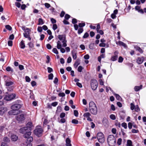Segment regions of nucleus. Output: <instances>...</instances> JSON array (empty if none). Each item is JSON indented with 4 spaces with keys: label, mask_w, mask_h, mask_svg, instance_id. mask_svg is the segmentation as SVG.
I'll use <instances>...</instances> for the list:
<instances>
[{
    "label": "nucleus",
    "mask_w": 146,
    "mask_h": 146,
    "mask_svg": "<svg viewBox=\"0 0 146 146\" xmlns=\"http://www.w3.org/2000/svg\"><path fill=\"white\" fill-rule=\"evenodd\" d=\"M89 108L90 113L92 114L96 115L98 112L97 108L95 104L93 101H91L89 104Z\"/></svg>",
    "instance_id": "obj_1"
},
{
    "label": "nucleus",
    "mask_w": 146,
    "mask_h": 146,
    "mask_svg": "<svg viewBox=\"0 0 146 146\" xmlns=\"http://www.w3.org/2000/svg\"><path fill=\"white\" fill-rule=\"evenodd\" d=\"M22 105L20 104H16L12 105L11 107L12 110L9 111L8 113L10 115H15L17 113H15L16 111L20 109Z\"/></svg>",
    "instance_id": "obj_2"
},
{
    "label": "nucleus",
    "mask_w": 146,
    "mask_h": 146,
    "mask_svg": "<svg viewBox=\"0 0 146 146\" xmlns=\"http://www.w3.org/2000/svg\"><path fill=\"white\" fill-rule=\"evenodd\" d=\"M58 38L59 40L58 41H59L62 44V47H65L67 46L66 35H58Z\"/></svg>",
    "instance_id": "obj_3"
},
{
    "label": "nucleus",
    "mask_w": 146,
    "mask_h": 146,
    "mask_svg": "<svg viewBox=\"0 0 146 146\" xmlns=\"http://www.w3.org/2000/svg\"><path fill=\"white\" fill-rule=\"evenodd\" d=\"M107 142L110 146H115L116 143L115 138L114 135H110L107 139Z\"/></svg>",
    "instance_id": "obj_4"
},
{
    "label": "nucleus",
    "mask_w": 146,
    "mask_h": 146,
    "mask_svg": "<svg viewBox=\"0 0 146 146\" xmlns=\"http://www.w3.org/2000/svg\"><path fill=\"white\" fill-rule=\"evenodd\" d=\"M97 138L98 141L101 143H103L105 141L104 134L102 132H98L97 135Z\"/></svg>",
    "instance_id": "obj_5"
},
{
    "label": "nucleus",
    "mask_w": 146,
    "mask_h": 146,
    "mask_svg": "<svg viewBox=\"0 0 146 146\" xmlns=\"http://www.w3.org/2000/svg\"><path fill=\"white\" fill-rule=\"evenodd\" d=\"M4 80L6 87L13 86L14 84L13 82L11 81V78L9 77L5 76Z\"/></svg>",
    "instance_id": "obj_6"
},
{
    "label": "nucleus",
    "mask_w": 146,
    "mask_h": 146,
    "mask_svg": "<svg viewBox=\"0 0 146 146\" xmlns=\"http://www.w3.org/2000/svg\"><path fill=\"white\" fill-rule=\"evenodd\" d=\"M98 82L95 79H92L91 80L90 85L91 88L93 90H96L98 87Z\"/></svg>",
    "instance_id": "obj_7"
},
{
    "label": "nucleus",
    "mask_w": 146,
    "mask_h": 146,
    "mask_svg": "<svg viewBox=\"0 0 146 146\" xmlns=\"http://www.w3.org/2000/svg\"><path fill=\"white\" fill-rule=\"evenodd\" d=\"M23 33L24 36L26 38H27L29 40H31V38L30 36L31 30L29 28H27L24 30Z\"/></svg>",
    "instance_id": "obj_8"
},
{
    "label": "nucleus",
    "mask_w": 146,
    "mask_h": 146,
    "mask_svg": "<svg viewBox=\"0 0 146 146\" xmlns=\"http://www.w3.org/2000/svg\"><path fill=\"white\" fill-rule=\"evenodd\" d=\"M16 119L19 122H21L25 120V117L23 114H18L16 116Z\"/></svg>",
    "instance_id": "obj_9"
},
{
    "label": "nucleus",
    "mask_w": 146,
    "mask_h": 146,
    "mask_svg": "<svg viewBox=\"0 0 146 146\" xmlns=\"http://www.w3.org/2000/svg\"><path fill=\"white\" fill-rule=\"evenodd\" d=\"M43 130L41 128H36L34 131V133L38 137H40L41 136Z\"/></svg>",
    "instance_id": "obj_10"
},
{
    "label": "nucleus",
    "mask_w": 146,
    "mask_h": 146,
    "mask_svg": "<svg viewBox=\"0 0 146 146\" xmlns=\"http://www.w3.org/2000/svg\"><path fill=\"white\" fill-rule=\"evenodd\" d=\"M16 95L15 94H11L8 95H6L4 98L5 100L6 101H10L13 99L15 97Z\"/></svg>",
    "instance_id": "obj_11"
},
{
    "label": "nucleus",
    "mask_w": 146,
    "mask_h": 146,
    "mask_svg": "<svg viewBox=\"0 0 146 146\" xmlns=\"http://www.w3.org/2000/svg\"><path fill=\"white\" fill-rule=\"evenodd\" d=\"M27 128H25V127L21 128L20 130V132L22 133L25 134L26 133H27V135H31V132L27 130Z\"/></svg>",
    "instance_id": "obj_12"
},
{
    "label": "nucleus",
    "mask_w": 146,
    "mask_h": 146,
    "mask_svg": "<svg viewBox=\"0 0 146 146\" xmlns=\"http://www.w3.org/2000/svg\"><path fill=\"white\" fill-rule=\"evenodd\" d=\"M62 44H61V42L59 41H57L56 47L58 49H60V52L63 53L65 52V50L64 48H62Z\"/></svg>",
    "instance_id": "obj_13"
},
{
    "label": "nucleus",
    "mask_w": 146,
    "mask_h": 146,
    "mask_svg": "<svg viewBox=\"0 0 146 146\" xmlns=\"http://www.w3.org/2000/svg\"><path fill=\"white\" fill-rule=\"evenodd\" d=\"M118 52L116 51L114 52V55L111 58V60L112 61H115L117 60L118 57Z\"/></svg>",
    "instance_id": "obj_14"
},
{
    "label": "nucleus",
    "mask_w": 146,
    "mask_h": 146,
    "mask_svg": "<svg viewBox=\"0 0 146 146\" xmlns=\"http://www.w3.org/2000/svg\"><path fill=\"white\" fill-rule=\"evenodd\" d=\"M7 110V108L5 107H3L0 108V115H2L5 113Z\"/></svg>",
    "instance_id": "obj_15"
},
{
    "label": "nucleus",
    "mask_w": 146,
    "mask_h": 146,
    "mask_svg": "<svg viewBox=\"0 0 146 146\" xmlns=\"http://www.w3.org/2000/svg\"><path fill=\"white\" fill-rule=\"evenodd\" d=\"M145 60V58L143 56L141 57H138L137 59V62L139 64H142Z\"/></svg>",
    "instance_id": "obj_16"
},
{
    "label": "nucleus",
    "mask_w": 146,
    "mask_h": 146,
    "mask_svg": "<svg viewBox=\"0 0 146 146\" xmlns=\"http://www.w3.org/2000/svg\"><path fill=\"white\" fill-rule=\"evenodd\" d=\"M32 127V123L31 122H29L26 125V126L25 127V128H27V130L30 131H31V127Z\"/></svg>",
    "instance_id": "obj_17"
},
{
    "label": "nucleus",
    "mask_w": 146,
    "mask_h": 146,
    "mask_svg": "<svg viewBox=\"0 0 146 146\" xmlns=\"http://www.w3.org/2000/svg\"><path fill=\"white\" fill-rule=\"evenodd\" d=\"M11 140L13 141H16L18 138V137L16 135L13 134L11 135Z\"/></svg>",
    "instance_id": "obj_18"
},
{
    "label": "nucleus",
    "mask_w": 146,
    "mask_h": 146,
    "mask_svg": "<svg viewBox=\"0 0 146 146\" xmlns=\"http://www.w3.org/2000/svg\"><path fill=\"white\" fill-rule=\"evenodd\" d=\"M66 146H71L70 143L71 141L69 138H68L66 139Z\"/></svg>",
    "instance_id": "obj_19"
},
{
    "label": "nucleus",
    "mask_w": 146,
    "mask_h": 146,
    "mask_svg": "<svg viewBox=\"0 0 146 146\" xmlns=\"http://www.w3.org/2000/svg\"><path fill=\"white\" fill-rule=\"evenodd\" d=\"M116 43L117 44H119V45L125 47H126L127 46L126 45L125 43L121 41H119L118 42H116Z\"/></svg>",
    "instance_id": "obj_20"
},
{
    "label": "nucleus",
    "mask_w": 146,
    "mask_h": 146,
    "mask_svg": "<svg viewBox=\"0 0 146 146\" xmlns=\"http://www.w3.org/2000/svg\"><path fill=\"white\" fill-rule=\"evenodd\" d=\"M142 87L143 86L142 85H140V86H135L134 88V90L136 92H137L141 89Z\"/></svg>",
    "instance_id": "obj_21"
},
{
    "label": "nucleus",
    "mask_w": 146,
    "mask_h": 146,
    "mask_svg": "<svg viewBox=\"0 0 146 146\" xmlns=\"http://www.w3.org/2000/svg\"><path fill=\"white\" fill-rule=\"evenodd\" d=\"M20 47L21 48L24 49L25 46V44L24 42V41L22 40L20 44Z\"/></svg>",
    "instance_id": "obj_22"
},
{
    "label": "nucleus",
    "mask_w": 146,
    "mask_h": 146,
    "mask_svg": "<svg viewBox=\"0 0 146 146\" xmlns=\"http://www.w3.org/2000/svg\"><path fill=\"white\" fill-rule=\"evenodd\" d=\"M80 64V60L79 59H78L75 62L74 65L75 67L77 68Z\"/></svg>",
    "instance_id": "obj_23"
},
{
    "label": "nucleus",
    "mask_w": 146,
    "mask_h": 146,
    "mask_svg": "<svg viewBox=\"0 0 146 146\" xmlns=\"http://www.w3.org/2000/svg\"><path fill=\"white\" fill-rule=\"evenodd\" d=\"M27 138V139L26 142L27 143H30L33 141V138L31 136H30Z\"/></svg>",
    "instance_id": "obj_24"
},
{
    "label": "nucleus",
    "mask_w": 146,
    "mask_h": 146,
    "mask_svg": "<svg viewBox=\"0 0 146 146\" xmlns=\"http://www.w3.org/2000/svg\"><path fill=\"white\" fill-rule=\"evenodd\" d=\"M72 53L73 59L74 60L76 59L77 58L76 53L75 51H72Z\"/></svg>",
    "instance_id": "obj_25"
},
{
    "label": "nucleus",
    "mask_w": 146,
    "mask_h": 146,
    "mask_svg": "<svg viewBox=\"0 0 146 146\" xmlns=\"http://www.w3.org/2000/svg\"><path fill=\"white\" fill-rule=\"evenodd\" d=\"M114 95L115 96L116 99L119 100H120L121 99V97L119 96V95L116 94L114 93Z\"/></svg>",
    "instance_id": "obj_26"
},
{
    "label": "nucleus",
    "mask_w": 146,
    "mask_h": 146,
    "mask_svg": "<svg viewBox=\"0 0 146 146\" xmlns=\"http://www.w3.org/2000/svg\"><path fill=\"white\" fill-rule=\"evenodd\" d=\"M126 146H133L132 145V142L131 140H127Z\"/></svg>",
    "instance_id": "obj_27"
},
{
    "label": "nucleus",
    "mask_w": 146,
    "mask_h": 146,
    "mask_svg": "<svg viewBox=\"0 0 146 146\" xmlns=\"http://www.w3.org/2000/svg\"><path fill=\"white\" fill-rule=\"evenodd\" d=\"M38 25H42L44 24V22L43 21V19L41 18H39L38 19Z\"/></svg>",
    "instance_id": "obj_28"
},
{
    "label": "nucleus",
    "mask_w": 146,
    "mask_h": 146,
    "mask_svg": "<svg viewBox=\"0 0 146 146\" xmlns=\"http://www.w3.org/2000/svg\"><path fill=\"white\" fill-rule=\"evenodd\" d=\"M91 115L90 113L89 112H86L84 114L83 116L84 117L88 118V117H90Z\"/></svg>",
    "instance_id": "obj_29"
},
{
    "label": "nucleus",
    "mask_w": 146,
    "mask_h": 146,
    "mask_svg": "<svg viewBox=\"0 0 146 146\" xmlns=\"http://www.w3.org/2000/svg\"><path fill=\"white\" fill-rule=\"evenodd\" d=\"M6 87L7 88V90L10 92L12 91L14 88V87L13 86H9V87Z\"/></svg>",
    "instance_id": "obj_30"
},
{
    "label": "nucleus",
    "mask_w": 146,
    "mask_h": 146,
    "mask_svg": "<svg viewBox=\"0 0 146 146\" xmlns=\"http://www.w3.org/2000/svg\"><path fill=\"white\" fill-rule=\"evenodd\" d=\"M6 70L8 72L11 71V72H13V69L10 66L7 67L6 68Z\"/></svg>",
    "instance_id": "obj_31"
},
{
    "label": "nucleus",
    "mask_w": 146,
    "mask_h": 146,
    "mask_svg": "<svg viewBox=\"0 0 146 146\" xmlns=\"http://www.w3.org/2000/svg\"><path fill=\"white\" fill-rule=\"evenodd\" d=\"M3 141L5 142H9L10 141L9 139L7 137H5L4 138Z\"/></svg>",
    "instance_id": "obj_32"
},
{
    "label": "nucleus",
    "mask_w": 146,
    "mask_h": 146,
    "mask_svg": "<svg viewBox=\"0 0 146 146\" xmlns=\"http://www.w3.org/2000/svg\"><path fill=\"white\" fill-rule=\"evenodd\" d=\"M52 51L53 53L56 54H58V52L57 49L56 48H54L52 49Z\"/></svg>",
    "instance_id": "obj_33"
},
{
    "label": "nucleus",
    "mask_w": 146,
    "mask_h": 146,
    "mask_svg": "<svg viewBox=\"0 0 146 146\" xmlns=\"http://www.w3.org/2000/svg\"><path fill=\"white\" fill-rule=\"evenodd\" d=\"M6 29L9 31H11L12 30V27L9 25H7L5 26Z\"/></svg>",
    "instance_id": "obj_34"
},
{
    "label": "nucleus",
    "mask_w": 146,
    "mask_h": 146,
    "mask_svg": "<svg viewBox=\"0 0 146 146\" xmlns=\"http://www.w3.org/2000/svg\"><path fill=\"white\" fill-rule=\"evenodd\" d=\"M110 118L112 120H114L116 119V117L115 115L113 114H111L110 115Z\"/></svg>",
    "instance_id": "obj_35"
},
{
    "label": "nucleus",
    "mask_w": 146,
    "mask_h": 146,
    "mask_svg": "<svg viewBox=\"0 0 146 146\" xmlns=\"http://www.w3.org/2000/svg\"><path fill=\"white\" fill-rule=\"evenodd\" d=\"M134 109H135V111L136 112H138L140 110L138 105H137L135 106Z\"/></svg>",
    "instance_id": "obj_36"
},
{
    "label": "nucleus",
    "mask_w": 146,
    "mask_h": 146,
    "mask_svg": "<svg viewBox=\"0 0 146 146\" xmlns=\"http://www.w3.org/2000/svg\"><path fill=\"white\" fill-rule=\"evenodd\" d=\"M72 122L74 124H78V120L76 119H73L72 121Z\"/></svg>",
    "instance_id": "obj_37"
},
{
    "label": "nucleus",
    "mask_w": 146,
    "mask_h": 146,
    "mask_svg": "<svg viewBox=\"0 0 146 146\" xmlns=\"http://www.w3.org/2000/svg\"><path fill=\"white\" fill-rule=\"evenodd\" d=\"M123 58L121 56H120L118 58V62L119 63H121L123 62Z\"/></svg>",
    "instance_id": "obj_38"
},
{
    "label": "nucleus",
    "mask_w": 146,
    "mask_h": 146,
    "mask_svg": "<svg viewBox=\"0 0 146 146\" xmlns=\"http://www.w3.org/2000/svg\"><path fill=\"white\" fill-rule=\"evenodd\" d=\"M121 126L123 127L125 129H126L127 128V123H123L121 124Z\"/></svg>",
    "instance_id": "obj_39"
},
{
    "label": "nucleus",
    "mask_w": 146,
    "mask_h": 146,
    "mask_svg": "<svg viewBox=\"0 0 146 146\" xmlns=\"http://www.w3.org/2000/svg\"><path fill=\"white\" fill-rule=\"evenodd\" d=\"M89 36V34L87 32L86 33L84 36H83V38H88Z\"/></svg>",
    "instance_id": "obj_40"
},
{
    "label": "nucleus",
    "mask_w": 146,
    "mask_h": 146,
    "mask_svg": "<svg viewBox=\"0 0 146 146\" xmlns=\"http://www.w3.org/2000/svg\"><path fill=\"white\" fill-rule=\"evenodd\" d=\"M130 106H131V107H130L131 109L132 110H133L134 109L135 107L134 104H133V103H131L130 104Z\"/></svg>",
    "instance_id": "obj_41"
},
{
    "label": "nucleus",
    "mask_w": 146,
    "mask_h": 146,
    "mask_svg": "<svg viewBox=\"0 0 146 146\" xmlns=\"http://www.w3.org/2000/svg\"><path fill=\"white\" fill-rule=\"evenodd\" d=\"M83 31V29L82 28H80L78 30V34H80L82 33V32Z\"/></svg>",
    "instance_id": "obj_42"
},
{
    "label": "nucleus",
    "mask_w": 146,
    "mask_h": 146,
    "mask_svg": "<svg viewBox=\"0 0 146 146\" xmlns=\"http://www.w3.org/2000/svg\"><path fill=\"white\" fill-rule=\"evenodd\" d=\"M83 69V68L82 66H79L78 68V70L79 72H81Z\"/></svg>",
    "instance_id": "obj_43"
},
{
    "label": "nucleus",
    "mask_w": 146,
    "mask_h": 146,
    "mask_svg": "<svg viewBox=\"0 0 146 146\" xmlns=\"http://www.w3.org/2000/svg\"><path fill=\"white\" fill-rule=\"evenodd\" d=\"M15 4L16 6H17L18 8H20L21 6V4L19 2H16L15 3Z\"/></svg>",
    "instance_id": "obj_44"
},
{
    "label": "nucleus",
    "mask_w": 146,
    "mask_h": 146,
    "mask_svg": "<svg viewBox=\"0 0 146 146\" xmlns=\"http://www.w3.org/2000/svg\"><path fill=\"white\" fill-rule=\"evenodd\" d=\"M53 74L52 73H51L49 74L48 75V78L49 80H52L53 79Z\"/></svg>",
    "instance_id": "obj_45"
},
{
    "label": "nucleus",
    "mask_w": 146,
    "mask_h": 146,
    "mask_svg": "<svg viewBox=\"0 0 146 146\" xmlns=\"http://www.w3.org/2000/svg\"><path fill=\"white\" fill-rule=\"evenodd\" d=\"M58 95L59 96L62 97H64L65 95V94L63 92L60 93Z\"/></svg>",
    "instance_id": "obj_46"
},
{
    "label": "nucleus",
    "mask_w": 146,
    "mask_h": 146,
    "mask_svg": "<svg viewBox=\"0 0 146 146\" xmlns=\"http://www.w3.org/2000/svg\"><path fill=\"white\" fill-rule=\"evenodd\" d=\"M74 115L76 117H78V111L76 110H74Z\"/></svg>",
    "instance_id": "obj_47"
},
{
    "label": "nucleus",
    "mask_w": 146,
    "mask_h": 146,
    "mask_svg": "<svg viewBox=\"0 0 146 146\" xmlns=\"http://www.w3.org/2000/svg\"><path fill=\"white\" fill-rule=\"evenodd\" d=\"M85 23H80L78 25V26L80 27H84L85 26Z\"/></svg>",
    "instance_id": "obj_48"
},
{
    "label": "nucleus",
    "mask_w": 146,
    "mask_h": 146,
    "mask_svg": "<svg viewBox=\"0 0 146 146\" xmlns=\"http://www.w3.org/2000/svg\"><path fill=\"white\" fill-rule=\"evenodd\" d=\"M44 5L45 7L47 8H49L50 6V5L49 4L47 3H44Z\"/></svg>",
    "instance_id": "obj_49"
},
{
    "label": "nucleus",
    "mask_w": 146,
    "mask_h": 146,
    "mask_svg": "<svg viewBox=\"0 0 146 146\" xmlns=\"http://www.w3.org/2000/svg\"><path fill=\"white\" fill-rule=\"evenodd\" d=\"M121 141L122 139L121 138H120L118 139L117 143L118 145H120L121 144Z\"/></svg>",
    "instance_id": "obj_50"
},
{
    "label": "nucleus",
    "mask_w": 146,
    "mask_h": 146,
    "mask_svg": "<svg viewBox=\"0 0 146 146\" xmlns=\"http://www.w3.org/2000/svg\"><path fill=\"white\" fill-rule=\"evenodd\" d=\"M131 132L133 133H137L139 132V130L133 129L131 130Z\"/></svg>",
    "instance_id": "obj_51"
},
{
    "label": "nucleus",
    "mask_w": 146,
    "mask_h": 146,
    "mask_svg": "<svg viewBox=\"0 0 146 146\" xmlns=\"http://www.w3.org/2000/svg\"><path fill=\"white\" fill-rule=\"evenodd\" d=\"M28 44L29 47L31 48H33L34 47L33 44V43H31V42H29L28 43Z\"/></svg>",
    "instance_id": "obj_52"
},
{
    "label": "nucleus",
    "mask_w": 146,
    "mask_h": 146,
    "mask_svg": "<svg viewBox=\"0 0 146 146\" xmlns=\"http://www.w3.org/2000/svg\"><path fill=\"white\" fill-rule=\"evenodd\" d=\"M65 115V113H62L60 115V117L61 118H63Z\"/></svg>",
    "instance_id": "obj_53"
},
{
    "label": "nucleus",
    "mask_w": 146,
    "mask_h": 146,
    "mask_svg": "<svg viewBox=\"0 0 146 146\" xmlns=\"http://www.w3.org/2000/svg\"><path fill=\"white\" fill-rule=\"evenodd\" d=\"M128 128L131 129L132 128V124L131 122H129L128 124Z\"/></svg>",
    "instance_id": "obj_54"
},
{
    "label": "nucleus",
    "mask_w": 146,
    "mask_h": 146,
    "mask_svg": "<svg viewBox=\"0 0 146 146\" xmlns=\"http://www.w3.org/2000/svg\"><path fill=\"white\" fill-rule=\"evenodd\" d=\"M8 45L10 46H11L13 45V42L11 40H9L8 42Z\"/></svg>",
    "instance_id": "obj_55"
},
{
    "label": "nucleus",
    "mask_w": 146,
    "mask_h": 146,
    "mask_svg": "<svg viewBox=\"0 0 146 146\" xmlns=\"http://www.w3.org/2000/svg\"><path fill=\"white\" fill-rule=\"evenodd\" d=\"M42 28L41 27H38L37 28V31L39 32H41L42 31Z\"/></svg>",
    "instance_id": "obj_56"
},
{
    "label": "nucleus",
    "mask_w": 146,
    "mask_h": 146,
    "mask_svg": "<svg viewBox=\"0 0 146 146\" xmlns=\"http://www.w3.org/2000/svg\"><path fill=\"white\" fill-rule=\"evenodd\" d=\"M25 79L26 82H29L31 81V79L28 76H26L25 77Z\"/></svg>",
    "instance_id": "obj_57"
},
{
    "label": "nucleus",
    "mask_w": 146,
    "mask_h": 146,
    "mask_svg": "<svg viewBox=\"0 0 146 146\" xmlns=\"http://www.w3.org/2000/svg\"><path fill=\"white\" fill-rule=\"evenodd\" d=\"M58 102H53L51 104V105L54 107H55L58 104Z\"/></svg>",
    "instance_id": "obj_58"
},
{
    "label": "nucleus",
    "mask_w": 146,
    "mask_h": 146,
    "mask_svg": "<svg viewBox=\"0 0 146 146\" xmlns=\"http://www.w3.org/2000/svg\"><path fill=\"white\" fill-rule=\"evenodd\" d=\"M57 28V26L56 24H54L53 25L52 29L54 31Z\"/></svg>",
    "instance_id": "obj_59"
},
{
    "label": "nucleus",
    "mask_w": 146,
    "mask_h": 146,
    "mask_svg": "<svg viewBox=\"0 0 146 146\" xmlns=\"http://www.w3.org/2000/svg\"><path fill=\"white\" fill-rule=\"evenodd\" d=\"M65 121L66 120L64 118H62L60 120V122L61 123H63L65 122Z\"/></svg>",
    "instance_id": "obj_60"
},
{
    "label": "nucleus",
    "mask_w": 146,
    "mask_h": 146,
    "mask_svg": "<svg viewBox=\"0 0 146 146\" xmlns=\"http://www.w3.org/2000/svg\"><path fill=\"white\" fill-rule=\"evenodd\" d=\"M5 129V126H0V131H2Z\"/></svg>",
    "instance_id": "obj_61"
},
{
    "label": "nucleus",
    "mask_w": 146,
    "mask_h": 146,
    "mask_svg": "<svg viewBox=\"0 0 146 146\" xmlns=\"http://www.w3.org/2000/svg\"><path fill=\"white\" fill-rule=\"evenodd\" d=\"M31 84L32 86L33 87H34L36 85V83L35 81H33L31 82Z\"/></svg>",
    "instance_id": "obj_62"
},
{
    "label": "nucleus",
    "mask_w": 146,
    "mask_h": 146,
    "mask_svg": "<svg viewBox=\"0 0 146 146\" xmlns=\"http://www.w3.org/2000/svg\"><path fill=\"white\" fill-rule=\"evenodd\" d=\"M115 125L119 127H121V124L119 122H117L115 123Z\"/></svg>",
    "instance_id": "obj_63"
},
{
    "label": "nucleus",
    "mask_w": 146,
    "mask_h": 146,
    "mask_svg": "<svg viewBox=\"0 0 146 146\" xmlns=\"http://www.w3.org/2000/svg\"><path fill=\"white\" fill-rule=\"evenodd\" d=\"M46 47L48 49H50L52 48L51 46L49 44H47Z\"/></svg>",
    "instance_id": "obj_64"
}]
</instances>
